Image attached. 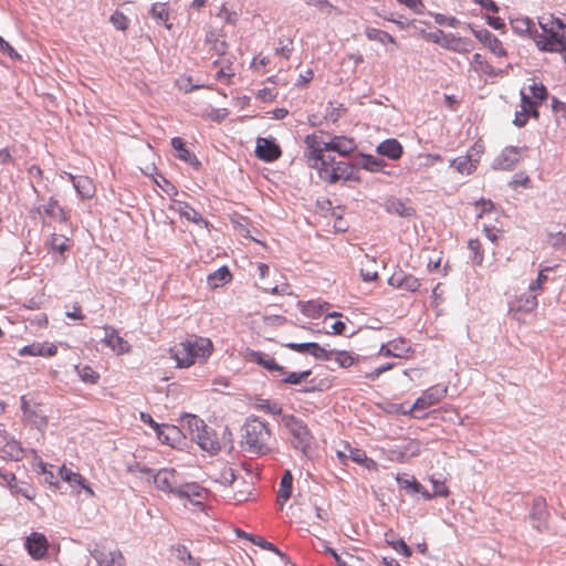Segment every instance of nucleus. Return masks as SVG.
Listing matches in <instances>:
<instances>
[{"mask_svg":"<svg viewBox=\"0 0 566 566\" xmlns=\"http://www.w3.org/2000/svg\"><path fill=\"white\" fill-rule=\"evenodd\" d=\"M306 145L305 157L308 166L317 171L318 177L328 184L339 181H360L358 168L347 161L335 160L328 151L337 153L340 156H348L356 150L354 138L344 135H335L325 139L323 132L307 135L304 139Z\"/></svg>","mask_w":566,"mask_h":566,"instance_id":"nucleus-1","label":"nucleus"},{"mask_svg":"<svg viewBox=\"0 0 566 566\" xmlns=\"http://www.w3.org/2000/svg\"><path fill=\"white\" fill-rule=\"evenodd\" d=\"M214 350L208 337L191 335L170 348L171 358L178 368H189L196 364H205Z\"/></svg>","mask_w":566,"mask_h":566,"instance_id":"nucleus-2","label":"nucleus"},{"mask_svg":"<svg viewBox=\"0 0 566 566\" xmlns=\"http://www.w3.org/2000/svg\"><path fill=\"white\" fill-rule=\"evenodd\" d=\"M242 447L245 451L254 454H269L272 452V432L266 422L259 418H249L243 426Z\"/></svg>","mask_w":566,"mask_h":566,"instance_id":"nucleus-3","label":"nucleus"},{"mask_svg":"<svg viewBox=\"0 0 566 566\" xmlns=\"http://www.w3.org/2000/svg\"><path fill=\"white\" fill-rule=\"evenodd\" d=\"M538 24L543 30V33L535 36L538 49L546 52H555L560 49V45L566 41L564 33L566 24L552 14L541 15Z\"/></svg>","mask_w":566,"mask_h":566,"instance_id":"nucleus-4","label":"nucleus"},{"mask_svg":"<svg viewBox=\"0 0 566 566\" xmlns=\"http://www.w3.org/2000/svg\"><path fill=\"white\" fill-rule=\"evenodd\" d=\"M186 421L191 440L196 441L202 450L212 454L220 451L221 446L214 431L209 429L202 419L189 415Z\"/></svg>","mask_w":566,"mask_h":566,"instance_id":"nucleus-5","label":"nucleus"},{"mask_svg":"<svg viewBox=\"0 0 566 566\" xmlns=\"http://www.w3.org/2000/svg\"><path fill=\"white\" fill-rule=\"evenodd\" d=\"M447 394L448 387L446 385H433L422 392L408 411H402V413L410 415L416 419H422L427 416V410L438 405L446 398Z\"/></svg>","mask_w":566,"mask_h":566,"instance_id":"nucleus-6","label":"nucleus"},{"mask_svg":"<svg viewBox=\"0 0 566 566\" xmlns=\"http://www.w3.org/2000/svg\"><path fill=\"white\" fill-rule=\"evenodd\" d=\"M283 421L291 436L293 447L305 452L313 440V436L307 426L293 415L285 416Z\"/></svg>","mask_w":566,"mask_h":566,"instance_id":"nucleus-7","label":"nucleus"},{"mask_svg":"<svg viewBox=\"0 0 566 566\" xmlns=\"http://www.w3.org/2000/svg\"><path fill=\"white\" fill-rule=\"evenodd\" d=\"M415 348L410 339L397 337L380 345L378 356L410 359L415 356Z\"/></svg>","mask_w":566,"mask_h":566,"instance_id":"nucleus-8","label":"nucleus"},{"mask_svg":"<svg viewBox=\"0 0 566 566\" xmlns=\"http://www.w3.org/2000/svg\"><path fill=\"white\" fill-rule=\"evenodd\" d=\"M91 554L98 566H125L122 552L112 545L97 544Z\"/></svg>","mask_w":566,"mask_h":566,"instance_id":"nucleus-9","label":"nucleus"},{"mask_svg":"<svg viewBox=\"0 0 566 566\" xmlns=\"http://www.w3.org/2000/svg\"><path fill=\"white\" fill-rule=\"evenodd\" d=\"M102 342L117 355L128 354L132 350L129 343L124 339L113 326L105 325Z\"/></svg>","mask_w":566,"mask_h":566,"instance_id":"nucleus-10","label":"nucleus"},{"mask_svg":"<svg viewBox=\"0 0 566 566\" xmlns=\"http://www.w3.org/2000/svg\"><path fill=\"white\" fill-rule=\"evenodd\" d=\"M388 284L410 293L418 292L421 287V282L418 277L402 270L395 271L388 279Z\"/></svg>","mask_w":566,"mask_h":566,"instance_id":"nucleus-11","label":"nucleus"},{"mask_svg":"<svg viewBox=\"0 0 566 566\" xmlns=\"http://www.w3.org/2000/svg\"><path fill=\"white\" fill-rule=\"evenodd\" d=\"M531 116L535 119L538 118V102L532 101L530 95L522 92L520 109L516 111L513 123L518 127H523Z\"/></svg>","mask_w":566,"mask_h":566,"instance_id":"nucleus-12","label":"nucleus"},{"mask_svg":"<svg viewBox=\"0 0 566 566\" xmlns=\"http://www.w3.org/2000/svg\"><path fill=\"white\" fill-rule=\"evenodd\" d=\"M205 46L207 48L210 59L213 56H226V54H228L229 45L223 35L216 30L207 31L205 36Z\"/></svg>","mask_w":566,"mask_h":566,"instance_id":"nucleus-13","label":"nucleus"},{"mask_svg":"<svg viewBox=\"0 0 566 566\" xmlns=\"http://www.w3.org/2000/svg\"><path fill=\"white\" fill-rule=\"evenodd\" d=\"M234 56L226 54V56H219L213 61L214 67L218 69L216 72V80L224 85L231 84L232 78L235 75L233 67Z\"/></svg>","mask_w":566,"mask_h":566,"instance_id":"nucleus-14","label":"nucleus"},{"mask_svg":"<svg viewBox=\"0 0 566 566\" xmlns=\"http://www.w3.org/2000/svg\"><path fill=\"white\" fill-rule=\"evenodd\" d=\"M255 154L258 158L271 163L281 157L282 150L274 140L260 137L256 140Z\"/></svg>","mask_w":566,"mask_h":566,"instance_id":"nucleus-15","label":"nucleus"},{"mask_svg":"<svg viewBox=\"0 0 566 566\" xmlns=\"http://www.w3.org/2000/svg\"><path fill=\"white\" fill-rule=\"evenodd\" d=\"M154 483L157 489L164 492H170L176 494L179 488L177 481V472L174 469H163L159 470L154 475Z\"/></svg>","mask_w":566,"mask_h":566,"instance_id":"nucleus-16","label":"nucleus"},{"mask_svg":"<svg viewBox=\"0 0 566 566\" xmlns=\"http://www.w3.org/2000/svg\"><path fill=\"white\" fill-rule=\"evenodd\" d=\"M176 495L185 497L196 505H200L208 497V490L195 482L186 483L179 485Z\"/></svg>","mask_w":566,"mask_h":566,"instance_id":"nucleus-17","label":"nucleus"},{"mask_svg":"<svg viewBox=\"0 0 566 566\" xmlns=\"http://www.w3.org/2000/svg\"><path fill=\"white\" fill-rule=\"evenodd\" d=\"M256 270L259 274V280L261 281L260 289H262L266 293L279 294V295H290L291 286L287 283H282L281 285H271L265 282L270 273V269L265 263H258Z\"/></svg>","mask_w":566,"mask_h":566,"instance_id":"nucleus-18","label":"nucleus"},{"mask_svg":"<svg viewBox=\"0 0 566 566\" xmlns=\"http://www.w3.org/2000/svg\"><path fill=\"white\" fill-rule=\"evenodd\" d=\"M474 35L494 55L499 57H504L507 55V52L504 49L503 43L489 30L483 29L474 31Z\"/></svg>","mask_w":566,"mask_h":566,"instance_id":"nucleus-19","label":"nucleus"},{"mask_svg":"<svg viewBox=\"0 0 566 566\" xmlns=\"http://www.w3.org/2000/svg\"><path fill=\"white\" fill-rule=\"evenodd\" d=\"M25 546L29 554L34 559H40L45 556L49 544L46 537L43 534L33 532L30 534V536L27 537Z\"/></svg>","mask_w":566,"mask_h":566,"instance_id":"nucleus-20","label":"nucleus"},{"mask_svg":"<svg viewBox=\"0 0 566 566\" xmlns=\"http://www.w3.org/2000/svg\"><path fill=\"white\" fill-rule=\"evenodd\" d=\"M527 150L526 147L507 146L503 149L497 158V166L501 169L510 170L521 159L522 155Z\"/></svg>","mask_w":566,"mask_h":566,"instance_id":"nucleus-21","label":"nucleus"},{"mask_svg":"<svg viewBox=\"0 0 566 566\" xmlns=\"http://www.w3.org/2000/svg\"><path fill=\"white\" fill-rule=\"evenodd\" d=\"M21 356L52 357L57 353V346L50 342L32 343L20 349Z\"/></svg>","mask_w":566,"mask_h":566,"instance_id":"nucleus-22","label":"nucleus"},{"mask_svg":"<svg viewBox=\"0 0 566 566\" xmlns=\"http://www.w3.org/2000/svg\"><path fill=\"white\" fill-rule=\"evenodd\" d=\"M298 307L301 313L306 317L317 318L327 313L331 308V304L322 300H311L307 302H300Z\"/></svg>","mask_w":566,"mask_h":566,"instance_id":"nucleus-23","label":"nucleus"},{"mask_svg":"<svg viewBox=\"0 0 566 566\" xmlns=\"http://www.w3.org/2000/svg\"><path fill=\"white\" fill-rule=\"evenodd\" d=\"M69 179L72 181L76 192L81 196L83 199H90L95 193V186L93 184V180L88 177H78L76 178L72 174H66Z\"/></svg>","mask_w":566,"mask_h":566,"instance_id":"nucleus-24","label":"nucleus"},{"mask_svg":"<svg viewBox=\"0 0 566 566\" xmlns=\"http://www.w3.org/2000/svg\"><path fill=\"white\" fill-rule=\"evenodd\" d=\"M377 151L381 156L388 157L389 159L392 160H397L402 156L403 148L397 139L389 138L381 142L378 145Z\"/></svg>","mask_w":566,"mask_h":566,"instance_id":"nucleus-25","label":"nucleus"},{"mask_svg":"<svg viewBox=\"0 0 566 566\" xmlns=\"http://www.w3.org/2000/svg\"><path fill=\"white\" fill-rule=\"evenodd\" d=\"M442 48L458 53H468L471 51V42L465 38L455 36L449 33L443 38Z\"/></svg>","mask_w":566,"mask_h":566,"instance_id":"nucleus-26","label":"nucleus"},{"mask_svg":"<svg viewBox=\"0 0 566 566\" xmlns=\"http://www.w3.org/2000/svg\"><path fill=\"white\" fill-rule=\"evenodd\" d=\"M548 511L546 509V502L543 497H536L533 501L531 517L537 521L536 527L541 530L546 526L548 518Z\"/></svg>","mask_w":566,"mask_h":566,"instance_id":"nucleus-27","label":"nucleus"},{"mask_svg":"<svg viewBox=\"0 0 566 566\" xmlns=\"http://www.w3.org/2000/svg\"><path fill=\"white\" fill-rule=\"evenodd\" d=\"M40 213H44L49 218H53L61 222H66L69 220V214L63 210V208L59 205L57 200L50 198L49 201L39 208Z\"/></svg>","mask_w":566,"mask_h":566,"instance_id":"nucleus-28","label":"nucleus"},{"mask_svg":"<svg viewBox=\"0 0 566 566\" xmlns=\"http://www.w3.org/2000/svg\"><path fill=\"white\" fill-rule=\"evenodd\" d=\"M171 146L177 151V157L191 166L199 167L200 161L193 153L186 148L184 140L180 137H174L171 139Z\"/></svg>","mask_w":566,"mask_h":566,"instance_id":"nucleus-29","label":"nucleus"},{"mask_svg":"<svg viewBox=\"0 0 566 566\" xmlns=\"http://www.w3.org/2000/svg\"><path fill=\"white\" fill-rule=\"evenodd\" d=\"M537 306V297L531 293H525L516 297L512 304V311L530 313Z\"/></svg>","mask_w":566,"mask_h":566,"instance_id":"nucleus-30","label":"nucleus"},{"mask_svg":"<svg viewBox=\"0 0 566 566\" xmlns=\"http://www.w3.org/2000/svg\"><path fill=\"white\" fill-rule=\"evenodd\" d=\"M332 360L338 364L342 368H349L359 363L360 357L347 350H332Z\"/></svg>","mask_w":566,"mask_h":566,"instance_id":"nucleus-31","label":"nucleus"},{"mask_svg":"<svg viewBox=\"0 0 566 566\" xmlns=\"http://www.w3.org/2000/svg\"><path fill=\"white\" fill-rule=\"evenodd\" d=\"M22 410H23L24 418L28 419L29 421H31L32 423H34L35 426H38V427H46L48 426V418L42 412V410L40 408L35 409V408H31L30 406H28L24 398H22Z\"/></svg>","mask_w":566,"mask_h":566,"instance_id":"nucleus-32","label":"nucleus"},{"mask_svg":"<svg viewBox=\"0 0 566 566\" xmlns=\"http://www.w3.org/2000/svg\"><path fill=\"white\" fill-rule=\"evenodd\" d=\"M451 166L461 175H471L478 167V160L471 156H460L451 161Z\"/></svg>","mask_w":566,"mask_h":566,"instance_id":"nucleus-33","label":"nucleus"},{"mask_svg":"<svg viewBox=\"0 0 566 566\" xmlns=\"http://www.w3.org/2000/svg\"><path fill=\"white\" fill-rule=\"evenodd\" d=\"M50 249L52 252L59 253L64 260V254L71 249V240L63 234L53 233L50 240Z\"/></svg>","mask_w":566,"mask_h":566,"instance_id":"nucleus-34","label":"nucleus"},{"mask_svg":"<svg viewBox=\"0 0 566 566\" xmlns=\"http://www.w3.org/2000/svg\"><path fill=\"white\" fill-rule=\"evenodd\" d=\"M232 274L227 266H221L208 275V283L212 289H217L230 282Z\"/></svg>","mask_w":566,"mask_h":566,"instance_id":"nucleus-35","label":"nucleus"},{"mask_svg":"<svg viewBox=\"0 0 566 566\" xmlns=\"http://www.w3.org/2000/svg\"><path fill=\"white\" fill-rule=\"evenodd\" d=\"M292 483H293V476L290 471H285L281 482H280V489L277 493V501L281 505H283L292 494Z\"/></svg>","mask_w":566,"mask_h":566,"instance_id":"nucleus-36","label":"nucleus"},{"mask_svg":"<svg viewBox=\"0 0 566 566\" xmlns=\"http://www.w3.org/2000/svg\"><path fill=\"white\" fill-rule=\"evenodd\" d=\"M349 454L348 458L358 463L364 465L368 470H376L377 463L373 459L368 458L366 452L361 449L357 448H348Z\"/></svg>","mask_w":566,"mask_h":566,"instance_id":"nucleus-37","label":"nucleus"},{"mask_svg":"<svg viewBox=\"0 0 566 566\" xmlns=\"http://www.w3.org/2000/svg\"><path fill=\"white\" fill-rule=\"evenodd\" d=\"M471 65L475 72L482 75L493 76L496 74L494 67L480 53L473 54Z\"/></svg>","mask_w":566,"mask_h":566,"instance_id":"nucleus-38","label":"nucleus"},{"mask_svg":"<svg viewBox=\"0 0 566 566\" xmlns=\"http://www.w3.org/2000/svg\"><path fill=\"white\" fill-rule=\"evenodd\" d=\"M175 205V210L178 211L181 217L186 218L187 220L193 223H200L202 221L201 214L196 209L190 207L188 203L182 201H176Z\"/></svg>","mask_w":566,"mask_h":566,"instance_id":"nucleus-39","label":"nucleus"},{"mask_svg":"<svg viewBox=\"0 0 566 566\" xmlns=\"http://www.w3.org/2000/svg\"><path fill=\"white\" fill-rule=\"evenodd\" d=\"M253 359L259 365L263 366L269 370H277L279 373H284V367L280 366L273 357L264 355L262 353H254Z\"/></svg>","mask_w":566,"mask_h":566,"instance_id":"nucleus-40","label":"nucleus"},{"mask_svg":"<svg viewBox=\"0 0 566 566\" xmlns=\"http://www.w3.org/2000/svg\"><path fill=\"white\" fill-rule=\"evenodd\" d=\"M61 479L70 484L84 485L85 479L78 472H74L66 465L59 469Z\"/></svg>","mask_w":566,"mask_h":566,"instance_id":"nucleus-41","label":"nucleus"},{"mask_svg":"<svg viewBox=\"0 0 566 566\" xmlns=\"http://www.w3.org/2000/svg\"><path fill=\"white\" fill-rule=\"evenodd\" d=\"M366 36L371 41H377L382 44H386V43L396 44V40L392 35H390L388 32L379 30V29H375V28L367 29Z\"/></svg>","mask_w":566,"mask_h":566,"instance_id":"nucleus-42","label":"nucleus"},{"mask_svg":"<svg viewBox=\"0 0 566 566\" xmlns=\"http://www.w3.org/2000/svg\"><path fill=\"white\" fill-rule=\"evenodd\" d=\"M75 370L84 382L96 384L99 379V374L88 365L75 366Z\"/></svg>","mask_w":566,"mask_h":566,"instance_id":"nucleus-43","label":"nucleus"},{"mask_svg":"<svg viewBox=\"0 0 566 566\" xmlns=\"http://www.w3.org/2000/svg\"><path fill=\"white\" fill-rule=\"evenodd\" d=\"M150 12L151 17L157 21L167 23L170 19V10L167 3H154Z\"/></svg>","mask_w":566,"mask_h":566,"instance_id":"nucleus-44","label":"nucleus"},{"mask_svg":"<svg viewBox=\"0 0 566 566\" xmlns=\"http://www.w3.org/2000/svg\"><path fill=\"white\" fill-rule=\"evenodd\" d=\"M468 248L472 252V262L475 265H481L484 259L483 248L479 239H470Z\"/></svg>","mask_w":566,"mask_h":566,"instance_id":"nucleus-45","label":"nucleus"},{"mask_svg":"<svg viewBox=\"0 0 566 566\" xmlns=\"http://www.w3.org/2000/svg\"><path fill=\"white\" fill-rule=\"evenodd\" d=\"M217 17L226 23L234 24L238 19V13L228 2H224L220 6Z\"/></svg>","mask_w":566,"mask_h":566,"instance_id":"nucleus-46","label":"nucleus"},{"mask_svg":"<svg viewBox=\"0 0 566 566\" xmlns=\"http://www.w3.org/2000/svg\"><path fill=\"white\" fill-rule=\"evenodd\" d=\"M280 374H281V376L284 377L283 378L284 382L292 384V385H298L302 381H304L305 379H307V377L312 374V371L310 369H307V370L300 371V373H295V371L287 373L284 369V373H280Z\"/></svg>","mask_w":566,"mask_h":566,"instance_id":"nucleus-47","label":"nucleus"},{"mask_svg":"<svg viewBox=\"0 0 566 566\" xmlns=\"http://www.w3.org/2000/svg\"><path fill=\"white\" fill-rule=\"evenodd\" d=\"M172 551L179 560L187 562L191 566H200V563L192 557L191 553L185 545H177L172 547Z\"/></svg>","mask_w":566,"mask_h":566,"instance_id":"nucleus-48","label":"nucleus"},{"mask_svg":"<svg viewBox=\"0 0 566 566\" xmlns=\"http://www.w3.org/2000/svg\"><path fill=\"white\" fill-rule=\"evenodd\" d=\"M293 40L291 38H283L279 40V44L275 49V53L285 60H289L292 55Z\"/></svg>","mask_w":566,"mask_h":566,"instance_id":"nucleus-49","label":"nucleus"},{"mask_svg":"<svg viewBox=\"0 0 566 566\" xmlns=\"http://www.w3.org/2000/svg\"><path fill=\"white\" fill-rule=\"evenodd\" d=\"M532 101L538 102V106L547 97V90L542 83H533L530 85Z\"/></svg>","mask_w":566,"mask_h":566,"instance_id":"nucleus-50","label":"nucleus"},{"mask_svg":"<svg viewBox=\"0 0 566 566\" xmlns=\"http://www.w3.org/2000/svg\"><path fill=\"white\" fill-rule=\"evenodd\" d=\"M387 543L392 549L406 557H410L412 555L411 548L402 538L387 541Z\"/></svg>","mask_w":566,"mask_h":566,"instance_id":"nucleus-51","label":"nucleus"},{"mask_svg":"<svg viewBox=\"0 0 566 566\" xmlns=\"http://www.w3.org/2000/svg\"><path fill=\"white\" fill-rule=\"evenodd\" d=\"M332 350H327L324 347L319 346L317 343H312V347L310 349L308 355L314 356L317 359L322 360H332Z\"/></svg>","mask_w":566,"mask_h":566,"instance_id":"nucleus-52","label":"nucleus"},{"mask_svg":"<svg viewBox=\"0 0 566 566\" xmlns=\"http://www.w3.org/2000/svg\"><path fill=\"white\" fill-rule=\"evenodd\" d=\"M270 62V59L268 56H263L261 54H259L258 56H254L252 62H251V69L259 73V74H264L265 73V66L269 64Z\"/></svg>","mask_w":566,"mask_h":566,"instance_id":"nucleus-53","label":"nucleus"},{"mask_svg":"<svg viewBox=\"0 0 566 566\" xmlns=\"http://www.w3.org/2000/svg\"><path fill=\"white\" fill-rule=\"evenodd\" d=\"M475 207L480 209V211L478 213V218L479 219H482L483 216L488 214V213L497 214V211H495L494 205H493V202L491 200L482 199L481 201H478L475 203Z\"/></svg>","mask_w":566,"mask_h":566,"instance_id":"nucleus-54","label":"nucleus"},{"mask_svg":"<svg viewBox=\"0 0 566 566\" xmlns=\"http://www.w3.org/2000/svg\"><path fill=\"white\" fill-rule=\"evenodd\" d=\"M258 408L270 415H280L282 412L281 405L271 400H262Z\"/></svg>","mask_w":566,"mask_h":566,"instance_id":"nucleus-55","label":"nucleus"},{"mask_svg":"<svg viewBox=\"0 0 566 566\" xmlns=\"http://www.w3.org/2000/svg\"><path fill=\"white\" fill-rule=\"evenodd\" d=\"M346 112V108L340 104L338 106H329L326 112V119L336 123Z\"/></svg>","mask_w":566,"mask_h":566,"instance_id":"nucleus-56","label":"nucleus"},{"mask_svg":"<svg viewBox=\"0 0 566 566\" xmlns=\"http://www.w3.org/2000/svg\"><path fill=\"white\" fill-rule=\"evenodd\" d=\"M549 243L558 250L565 249L566 250V233L563 232H556L549 234Z\"/></svg>","mask_w":566,"mask_h":566,"instance_id":"nucleus-57","label":"nucleus"},{"mask_svg":"<svg viewBox=\"0 0 566 566\" xmlns=\"http://www.w3.org/2000/svg\"><path fill=\"white\" fill-rule=\"evenodd\" d=\"M3 452L8 453L11 458L18 460L22 457V449L17 442H8L4 448Z\"/></svg>","mask_w":566,"mask_h":566,"instance_id":"nucleus-58","label":"nucleus"},{"mask_svg":"<svg viewBox=\"0 0 566 566\" xmlns=\"http://www.w3.org/2000/svg\"><path fill=\"white\" fill-rule=\"evenodd\" d=\"M398 483L403 489H410L412 492H421L422 485L412 478L411 480L397 478Z\"/></svg>","mask_w":566,"mask_h":566,"instance_id":"nucleus-59","label":"nucleus"},{"mask_svg":"<svg viewBox=\"0 0 566 566\" xmlns=\"http://www.w3.org/2000/svg\"><path fill=\"white\" fill-rule=\"evenodd\" d=\"M395 367L394 363H387L384 364L375 369H373L370 373L366 374V378L370 380L377 379L381 374L392 369Z\"/></svg>","mask_w":566,"mask_h":566,"instance_id":"nucleus-60","label":"nucleus"},{"mask_svg":"<svg viewBox=\"0 0 566 566\" xmlns=\"http://www.w3.org/2000/svg\"><path fill=\"white\" fill-rule=\"evenodd\" d=\"M433 485V494L442 497H447L450 494L448 486L442 481L431 479Z\"/></svg>","mask_w":566,"mask_h":566,"instance_id":"nucleus-61","label":"nucleus"},{"mask_svg":"<svg viewBox=\"0 0 566 566\" xmlns=\"http://www.w3.org/2000/svg\"><path fill=\"white\" fill-rule=\"evenodd\" d=\"M0 51L12 59L20 60V54L4 40L0 36Z\"/></svg>","mask_w":566,"mask_h":566,"instance_id":"nucleus-62","label":"nucleus"},{"mask_svg":"<svg viewBox=\"0 0 566 566\" xmlns=\"http://www.w3.org/2000/svg\"><path fill=\"white\" fill-rule=\"evenodd\" d=\"M277 95V92L275 88H262L258 93V98L262 102H272Z\"/></svg>","mask_w":566,"mask_h":566,"instance_id":"nucleus-63","label":"nucleus"},{"mask_svg":"<svg viewBox=\"0 0 566 566\" xmlns=\"http://www.w3.org/2000/svg\"><path fill=\"white\" fill-rule=\"evenodd\" d=\"M111 21L119 30H125L127 28V18L120 12L114 13L111 17Z\"/></svg>","mask_w":566,"mask_h":566,"instance_id":"nucleus-64","label":"nucleus"}]
</instances>
